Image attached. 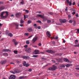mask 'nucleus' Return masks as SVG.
<instances>
[{
    "label": "nucleus",
    "mask_w": 79,
    "mask_h": 79,
    "mask_svg": "<svg viewBox=\"0 0 79 79\" xmlns=\"http://www.w3.org/2000/svg\"><path fill=\"white\" fill-rule=\"evenodd\" d=\"M25 52L27 53H30V52H32V49H31V48H27L26 50H25Z\"/></svg>",
    "instance_id": "4"
},
{
    "label": "nucleus",
    "mask_w": 79,
    "mask_h": 79,
    "mask_svg": "<svg viewBox=\"0 0 79 79\" xmlns=\"http://www.w3.org/2000/svg\"><path fill=\"white\" fill-rule=\"evenodd\" d=\"M76 17H77V18L79 17L78 15V14L77 13L76 14Z\"/></svg>",
    "instance_id": "51"
},
{
    "label": "nucleus",
    "mask_w": 79,
    "mask_h": 79,
    "mask_svg": "<svg viewBox=\"0 0 79 79\" xmlns=\"http://www.w3.org/2000/svg\"><path fill=\"white\" fill-rule=\"evenodd\" d=\"M74 47H79V45L77 44V45H75Z\"/></svg>",
    "instance_id": "48"
},
{
    "label": "nucleus",
    "mask_w": 79,
    "mask_h": 79,
    "mask_svg": "<svg viewBox=\"0 0 79 79\" xmlns=\"http://www.w3.org/2000/svg\"><path fill=\"white\" fill-rule=\"evenodd\" d=\"M8 35H9V36H10V37H13V34H12V33H9Z\"/></svg>",
    "instance_id": "22"
},
{
    "label": "nucleus",
    "mask_w": 79,
    "mask_h": 79,
    "mask_svg": "<svg viewBox=\"0 0 79 79\" xmlns=\"http://www.w3.org/2000/svg\"><path fill=\"white\" fill-rule=\"evenodd\" d=\"M72 0H70V1L69 0H66L67 3L69 4V6H71L72 5Z\"/></svg>",
    "instance_id": "7"
},
{
    "label": "nucleus",
    "mask_w": 79,
    "mask_h": 79,
    "mask_svg": "<svg viewBox=\"0 0 79 79\" xmlns=\"http://www.w3.org/2000/svg\"><path fill=\"white\" fill-rule=\"evenodd\" d=\"M56 60L58 61L59 62H62V60L61 59H56Z\"/></svg>",
    "instance_id": "18"
},
{
    "label": "nucleus",
    "mask_w": 79,
    "mask_h": 79,
    "mask_svg": "<svg viewBox=\"0 0 79 79\" xmlns=\"http://www.w3.org/2000/svg\"><path fill=\"white\" fill-rule=\"evenodd\" d=\"M1 64H4L6 63V60H5L3 61H2L1 62Z\"/></svg>",
    "instance_id": "15"
},
{
    "label": "nucleus",
    "mask_w": 79,
    "mask_h": 79,
    "mask_svg": "<svg viewBox=\"0 0 79 79\" xmlns=\"http://www.w3.org/2000/svg\"><path fill=\"white\" fill-rule=\"evenodd\" d=\"M46 52H48V53H51L52 54V53H55V52L52 50H49L46 51Z\"/></svg>",
    "instance_id": "5"
},
{
    "label": "nucleus",
    "mask_w": 79,
    "mask_h": 79,
    "mask_svg": "<svg viewBox=\"0 0 79 79\" xmlns=\"http://www.w3.org/2000/svg\"><path fill=\"white\" fill-rule=\"evenodd\" d=\"M27 31H28V32H32V29L31 28H29L27 29Z\"/></svg>",
    "instance_id": "17"
},
{
    "label": "nucleus",
    "mask_w": 79,
    "mask_h": 79,
    "mask_svg": "<svg viewBox=\"0 0 79 79\" xmlns=\"http://www.w3.org/2000/svg\"><path fill=\"white\" fill-rule=\"evenodd\" d=\"M15 78H16V76L13 75H12L10 76L9 79H15Z\"/></svg>",
    "instance_id": "9"
},
{
    "label": "nucleus",
    "mask_w": 79,
    "mask_h": 79,
    "mask_svg": "<svg viewBox=\"0 0 79 79\" xmlns=\"http://www.w3.org/2000/svg\"><path fill=\"white\" fill-rule=\"evenodd\" d=\"M5 9V6H2L0 7V10L1 11L2 10H4Z\"/></svg>",
    "instance_id": "16"
},
{
    "label": "nucleus",
    "mask_w": 79,
    "mask_h": 79,
    "mask_svg": "<svg viewBox=\"0 0 79 79\" xmlns=\"http://www.w3.org/2000/svg\"><path fill=\"white\" fill-rule=\"evenodd\" d=\"M16 15L17 18H20V16H21V13H17L16 14Z\"/></svg>",
    "instance_id": "13"
},
{
    "label": "nucleus",
    "mask_w": 79,
    "mask_h": 79,
    "mask_svg": "<svg viewBox=\"0 0 79 79\" xmlns=\"http://www.w3.org/2000/svg\"><path fill=\"white\" fill-rule=\"evenodd\" d=\"M25 66H26V67H27L29 66V65L28 64H26Z\"/></svg>",
    "instance_id": "55"
},
{
    "label": "nucleus",
    "mask_w": 79,
    "mask_h": 79,
    "mask_svg": "<svg viewBox=\"0 0 79 79\" xmlns=\"http://www.w3.org/2000/svg\"><path fill=\"white\" fill-rule=\"evenodd\" d=\"M26 44H29V41L28 40L26 41Z\"/></svg>",
    "instance_id": "36"
},
{
    "label": "nucleus",
    "mask_w": 79,
    "mask_h": 79,
    "mask_svg": "<svg viewBox=\"0 0 79 79\" xmlns=\"http://www.w3.org/2000/svg\"><path fill=\"white\" fill-rule=\"evenodd\" d=\"M12 42L14 43V44L16 42V40L15 39H14L12 40Z\"/></svg>",
    "instance_id": "27"
},
{
    "label": "nucleus",
    "mask_w": 79,
    "mask_h": 79,
    "mask_svg": "<svg viewBox=\"0 0 79 79\" xmlns=\"http://www.w3.org/2000/svg\"><path fill=\"white\" fill-rule=\"evenodd\" d=\"M76 21L75 20L73 21V25L75 26L76 25Z\"/></svg>",
    "instance_id": "35"
},
{
    "label": "nucleus",
    "mask_w": 79,
    "mask_h": 79,
    "mask_svg": "<svg viewBox=\"0 0 79 79\" xmlns=\"http://www.w3.org/2000/svg\"><path fill=\"white\" fill-rule=\"evenodd\" d=\"M58 39V36H56V37L55 38V39H56V40H57Z\"/></svg>",
    "instance_id": "58"
},
{
    "label": "nucleus",
    "mask_w": 79,
    "mask_h": 79,
    "mask_svg": "<svg viewBox=\"0 0 79 79\" xmlns=\"http://www.w3.org/2000/svg\"><path fill=\"white\" fill-rule=\"evenodd\" d=\"M2 55L4 56H8V53H2Z\"/></svg>",
    "instance_id": "19"
},
{
    "label": "nucleus",
    "mask_w": 79,
    "mask_h": 79,
    "mask_svg": "<svg viewBox=\"0 0 79 79\" xmlns=\"http://www.w3.org/2000/svg\"><path fill=\"white\" fill-rule=\"evenodd\" d=\"M24 78H25V77L24 76L19 77V79H24Z\"/></svg>",
    "instance_id": "21"
},
{
    "label": "nucleus",
    "mask_w": 79,
    "mask_h": 79,
    "mask_svg": "<svg viewBox=\"0 0 79 79\" xmlns=\"http://www.w3.org/2000/svg\"><path fill=\"white\" fill-rule=\"evenodd\" d=\"M60 23H65L67 21L66 19H60Z\"/></svg>",
    "instance_id": "8"
},
{
    "label": "nucleus",
    "mask_w": 79,
    "mask_h": 79,
    "mask_svg": "<svg viewBox=\"0 0 79 79\" xmlns=\"http://www.w3.org/2000/svg\"><path fill=\"white\" fill-rule=\"evenodd\" d=\"M75 3H75V2H73L72 3L73 5H75Z\"/></svg>",
    "instance_id": "63"
},
{
    "label": "nucleus",
    "mask_w": 79,
    "mask_h": 79,
    "mask_svg": "<svg viewBox=\"0 0 79 79\" xmlns=\"http://www.w3.org/2000/svg\"><path fill=\"white\" fill-rule=\"evenodd\" d=\"M16 63H18V64L19 63H20V62L18 60H16Z\"/></svg>",
    "instance_id": "47"
},
{
    "label": "nucleus",
    "mask_w": 79,
    "mask_h": 79,
    "mask_svg": "<svg viewBox=\"0 0 79 79\" xmlns=\"http://www.w3.org/2000/svg\"><path fill=\"white\" fill-rule=\"evenodd\" d=\"M68 18L69 19H70L71 18V16L70 15H68Z\"/></svg>",
    "instance_id": "38"
},
{
    "label": "nucleus",
    "mask_w": 79,
    "mask_h": 79,
    "mask_svg": "<svg viewBox=\"0 0 79 79\" xmlns=\"http://www.w3.org/2000/svg\"><path fill=\"white\" fill-rule=\"evenodd\" d=\"M38 56V55H33L32 56V57H33V58H36V57H37Z\"/></svg>",
    "instance_id": "28"
},
{
    "label": "nucleus",
    "mask_w": 79,
    "mask_h": 79,
    "mask_svg": "<svg viewBox=\"0 0 79 79\" xmlns=\"http://www.w3.org/2000/svg\"><path fill=\"white\" fill-rule=\"evenodd\" d=\"M10 72L11 73H12V74H15V73L13 71H10Z\"/></svg>",
    "instance_id": "45"
},
{
    "label": "nucleus",
    "mask_w": 79,
    "mask_h": 79,
    "mask_svg": "<svg viewBox=\"0 0 79 79\" xmlns=\"http://www.w3.org/2000/svg\"><path fill=\"white\" fill-rule=\"evenodd\" d=\"M15 25L16 26H19V24L18 23H15Z\"/></svg>",
    "instance_id": "43"
},
{
    "label": "nucleus",
    "mask_w": 79,
    "mask_h": 79,
    "mask_svg": "<svg viewBox=\"0 0 79 79\" xmlns=\"http://www.w3.org/2000/svg\"><path fill=\"white\" fill-rule=\"evenodd\" d=\"M14 44L15 45H17L18 44V43L16 41L15 42Z\"/></svg>",
    "instance_id": "33"
},
{
    "label": "nucleus",
    "mask_w": 79,
    "mask_h": 79,
    "mask_svg": "<svg viewBox=\"0 0 79 79\" xmlns=\"http://www.w3.org/2000/svg\"><path fill=\"white\" fill-rule=\"evenodd\" d=\"M25 17L26 18H28V15H25Z\"/></svg>",
    "instance_id": "64"
},
{
    "label": "nucleus",
    "mask_w": 79,
    "mask_h": 79,
    "mask_svg": "<svg viewBox=\"0 0 79 79\" xmlns=\"http://www.w3.org/2000/svg\"><path fill=\"white\" fill-rule=\"evenodd\" d=\"M65 66H66V67H69L70 66V64H67V65H66Z\"/></svg>",
    "instance_id": "42"
},
{
    "label": "nucleus",
    "mask_w": 79,
    "mask_h": 79,
    "mask_svg": "<svg viewBox=\"0 0 79 79\" xmlns=\"http://www.w3.org/2000/svg\"><path fill=\"white\" fill-rule=\"evenodd\" d=\"M69 23H73V21L72 20H69Z\"/></svg>",
    "instance_id": "40"
},
{
    "label": "nucleus",
    "mask_w": 79,
    "mask_h": 79,
    "mask_svg": "<svg viewBox=\"0 0 79 79\" xmlns=\"http://www.w3.org/2000/svg\"><path fill=\"white\" fill-rule=\"evenodd\" d=\"M46 35L48 37H50V36H51V35L50 33V32L48 31H47L46 33Z\"/></svg>",
    "instance_id": "12"
},
{
    "label": "nucleus",
    "mask_w": 79,
    "mask_h": 79,
    "mask_svg": "<svg viewBox=\"0 0 79 79\" xmlns=\"http://www.w3.org/2000/svg\"><path fill=\"white\" fill-rule=\"evenodd\" d=\"M28 24H29L30 23H31V21L30 20H28L27 22Z\"/></svg>",
    "instance_id": "44"
},
{
    "label": "nucleus",
    "mask_w": 79,
    "mask_h": 79,
    "mask_svg": "<svg viewBox=\"0 0 79 79\" xmlns=\"http://www.w3.org/2000/svg\"><path fill=\"white\" fill-rule=\"evenodd\" d=\"M14 52L15 54H18V51L16 50H14Z\"/></svg>",
    "instance_id": "25"
},
{
    "label": "nucleus",
    "mask_w": 79,
    "mask_h": 79,
    "mask_svg": "<svg viewBox=\"0 0 79 79\" xmlns=\"http://www.w3.org/2000/svg\"><path fill=\"white\" fill-rule=\"evenodd\" d=\"M3 52H11V50H10L9 49H3L2 50Z\"/></svg>",
    "instance_id": "11"
},
{
    "label": "nucleus",
    "mask_w": 79,
    "mask_h": 79,
    "mask_svg": "<svg viewBox=\"0 0 79 79\" xmlns=\"http://www.w3.org/2000/svg\"><path fill=\"white\" fill-rule=\"evenodd\" d=\"M37 23H42V22H41V21H40V20H38L37 21Z\"/></svg>",
    "instance_id": "41"
},
{
    "label": "nucleus",
    "mask_w": 79,
    "mask_h": 79,
    "mask_svg": "<svg viewBox=\"0 0 79 79\" xmlns=\"http://www.w3.org/2000/svg\"><path fill=\"white\" fill-rule=\"evenodd\" d=\"M29 71V72H31V71H32V69H29L28 70Z\"/></svg>",
    "instance_id": "61"
},
{
    "label": "nucleus",
    "mask_w": 79,
    "mask_h": 79,
    "mask_svg": "<svg viewBox=\"0 0 79 79\" xmlns=\"http://www.w3.org/2000/svg\"><path fill=\"white\" fill-rule=\"evenodd\" d=\"M29 34L28 33H25L24 34V35L26 36H29Z\"/></svg>",
    "instance_id": "26"
},
{
    "label": "nucleus",
    "mask_w": 79,
    "mask_h": 79,
    "mask_svg": "<svg viewBox=\"0 0 79 79\" xmlns=\"http://www.w3.org/2000/svg\"><path fill=\"white\" fill-rule=\"evenodd\" d=\"M75 43V44H77L78 43V40H76Z\"/></svg>",
    "instance_id": "29"
},
{
    "label": "nucleus",
    "mask_w": 79,
    "mask_h": 79,
    "mask_svg": "<svg viewBox=\"0 0 79 79\" xmlns=\"http://www.w3.org/2000/svg\"><path fill=\"white\" fill-rule=\"evenodd\" d=\"M19 26H20L21 27H23V25L22 24H19Z\"/></svg>",
    "instance_id": "49"
},
{
    "label": "nucleus",
    "mask_w": 79,
    "mask_h": 79,
    "mask_svg": "<svg viewBox=\"0 0 79 79\" xmlns=\"http://www.w3.org/2000/svg\"><path fill=\"white\" fill-rule=\"evenodd\" d=\"M47 22L48 23H51V20H48L47 21Z\"/></svg>",
    "instance_id": "34"
},
{
    "label": "nucleus",
    "mask_w": 79,
    "mask_h": 79,
    "mask_svg": "<svg viewBox=\"0 0 79 79\" xmlns=\"http://www.w3.org/2000/svg\"><path fill=\"white\" fill-rule=\"evenodd\" d=\"M20 4H22V5H23L24 4V1H23V0H22V2H20Z\"/></svg>",
    "instance_id": "37"
},
{
    "label": "nucleus",
    "mask_w": 79,
    "mask_h": 79,
    "mask_svg": "<svg viewBox=\"0 0 79 79\" xmlns=\"http://www.w3.org/2000/svg\"><path fill=\"white\" fill-rule=\"evenodd\" d=\"M23 11H25L26 12V13H29L28 10H24Z\"/></svg>",
    "instance_id": "39"
},
{
    "label": "nucleus",
    "mask_w": 79,
    "mask_h": 79,
    "mask_svg": "<svg viewBox=\"0 0 79 79\" xmlns=\"http://www.w3.org/2000/svg\"><path fill=\"white\" fill-rule=\"evenodd\" d=\"M56 69V67L55 65H53L52 67L50 68H49L48 69L49 71H54V70H55Z\"/></svg>",
    "instance_id": "3"
},
{
    "label": "nucleus",
    "mask_w": 79,
    "mask_h": 79,
    "mask_svg": "<svg viewBox=\"0 0 79 79\" xmlns=\"http://www.w3.org/2000/svg\"><path fill=\"white\" fill-rule=\"evenodd\" d=\"M8 16V11H3L1 13L0 16L1 18H6Z\"/></svg>",
    "instance_id": "1"
},
{
    "label": "nucleus",
    "mask_w": 79,
    "mask_h": 79,
    "mask_svg": "<svg viewBox=\"0 0 79 79\" xmlns=\"http://www.w3.org/2000/svg\"><path fill=\"white\" fill-rule=\"evenodd\" d=\"M64 61L66 62L67 63H69V60L66 58H64Z\"/></svg>",
    "instance_id": "14"
},
{
    "label": "nucleus",
    "mask_w": 79,
    "mask_h": 79,
    "mask_svg": "<svg viewBox=\"0 0 79 79\" xmlns=\"http://www.w3.org/2000/svg\"><path fill=\"white\" fill-rule=\"evenodd\" d=\"M76 69H77V70H79V67H76Z\"/></svg>",
    "instance_id": "56"
},
{
    "label": "nucleus",
    "mask_w": 79,
    "mask_h": 79,
    "mask_svg": "<svg viewBox=\"0 0 79 79\" xmlns=\"http://www.w3.org/2000/svg\"><path fill=\"white\" fill-rule=\"evenodd\" d=\"M14 73H15L17 74L18 73H19V72L17 70H15L14 71Z\"/></svg>",
    "instance_id": "20"
},
{
    "label": "nucleus",
    "mask_w": 79,
    "mask_h": 79,
    "mask_svg": "<svg viewBox=\"0 0 79 79\" xmlns=\"http://www.w3.org/2000/svg\"><path fill=\"white\" fill-rule=\"evenodd\" d=\"M51 39L52 40V39H55V37H51Z\"/></svg>",
    "instance_id": "54"
},
{
    "label": "nucleus",
    "mask_w": 79,
    "mask_h": 79,
    "mask_svg": "<svg viewBox=\"0 0 79 79\" xmlns=\"http://www.w3.org/2000/svg\"><path fill=\"white\" fill-rule=\"evenodd\" d=\"M34 52L35 53H39V51L38 50H35Z\"/></svg>",
    "instance_id": "31"
},
{
    "label": "nucleus",
    "mask_w": 79,
    "mask_h": 79,
    "mask_svg": "<svg viewBox=\"0 0 79 79\" xmlns=\"http://www.w3.org/2000/svg\"><path fill=\"white\" fill-rule=\"evenodd\" d=\"M37 40V37L34 38L32 40V43L34 44V43Z\"/></svg>",
    "instance_id": "10"
},
{
    "label": "nucleus",
    "mask_w": 79,
    "mask_h": 79,
    "mask_svg": "<svg viewBox=\"0 0 79 79\" xmlns=\"http://www.w3.org/2000/svg\"><path fill=\"white\" fill-rule=\"evenodd\" d=\"M19 66H20V67H21H21H23V65H22V64H20L19 65Z\"/></svg>",
    "instance_id": "53"
},
{
    "label": "nucleus",
    "mask_w": 79,
    "mask_h": 79,
    "mask_svg": "<svg viewBox=\"0 0 79 79\" xmlns=\"http://www.w3.org/2000/svg\"><path fill=\"white\" fill-rule=\"evenodd\" d=\"M24 23V21H23L22 19H21L20 20V24H23Z\"/></svg>",
    "instance_id": "24"
},
{
    "label": "nucleus",
    "mask_w": 79,
    "mask_h": 79,
    "mask_svg": "<svg viewBox=\"0 0 79 79\" xmlns=\"http://www.w3.org/2000/svg\"><path fill=\"white\" fill-rule=\"evenodd\" d=\"M36 18H43V22H45L47 20V18H44V15L38 14L36 15Z\"/></svg>",
    "instance_id": "2"
},
{
    "label": "nucleus",
    "mask_w": 79,
    "mask_h": 79,
    "mask_svg": "<svg viewBox=\"0 0 79 79\" xmlns=\"http://www.w3.org/2000/svg\"><path fill=\"white\" fill-rule=\"evenodd\" d=\"M37 27L38 29H40V27L38 26V27H36V28Z\"/></svg>",
    "instance_id": "50"
},
{
    "label": "nucleus",
    "mask_w": 79,
    "mask_h": 79,
    "mask_svg": "<svg viewBox=\"0 0 79 79\" xmlns=\"http://www.w3.org/2000/svg\"><path fill=\"white\" fill-rule=\"evenodd\" d=\"M38 45L39 46H41V45H42V44H41V43H39L38 44Z\"/></svg>",
    "instance_id": "60"
},
{
    "label": "nucleus",
    "mask_w": 79,
    "mask_h": 79,
    "mask_svg": "<svg viewBox=\"0 0 79 79\" xmlns=\"http://www.w3.org/2000/svg\"><path fill=\"white\" fill-rule=\"evenodd\" d=\"M16 29H18L19 28H18V26H16Z\"/></svg>",
    "instance_id": "62"
},
{
    "label": "nucleus",
    "mask_w": 79,
    "mask_h": 79,
    "mask_svg": "<svg viewBox=\"0 0 79 79\" xmlns=\"http://www.w3.org/2000/svg\"><path fill=\"white\" fill-rule=\"evenodd\" d=\"M49 15H53V13L52 12H50L49 13Z\"/></svg>",
    "instance_id": "46"
},
{
    "label": "nucleus",
    "mask_w": 79,
    "mask_h": 79,
    "mask_svg": "<svg viewBox=\"0 0 79 79\" xmlns=\"http://www.w3.org/2000/svg\"><path fill=\"white\" fill-rule=\"evenodd\" d=\"M27 46H28L27 45H26L24 46V47H25V48H27Z\"/></svg>",
    "instance_id": "57"
},
{
    "label": "nucleus",
    "mask_w": 79,
    "mask_h": 79,
    "mask_svg": "<svg viewBox=\"0 0 79 79\" xmlns=\"http://www.w3.org/2000/svg\"><path fill=\"white\" fill-rule=\"evenodd\" d=\"M66 66V65L64 64H62L61 65V67H62V68H64Z\"/></svg>",
    "instance_id": "30"
},
{
    "label": "nucleus",
    "mask_w": 79,
    "mask_h": 79,
    "mask_svg": "<svg viewBox=\"0 0 79 79\" xmlns=\"http://www.w3.org/2000/svg\"><path fill=\"white\" fill-rule=\"evenodd\" d=\"M22 57L23 58V59H25V60H29V59L30 58V57L29 56H22Z\"/></svg>",
    "instance_id": "6"
},
{
    "label": "nucleus",
    "mask_w": 79,
    "mask_h": 79,
    "mask_svg": "<svg viewBox=\"0 0 79 79\" xmlns=\"http://www.w3.org/2000/svg\"><path fill=\"white\" fill-rule=\"evenodd\" d=\"M15 57L16 58H19L20 57V55L18 54L16 55L15 56Z\"/></svg>",
    "instance_id": "23"
},
{
    "label": "nucleus",
    "mask_w": 79,
    "mask_h": 79,
    "mask_svg": "<svg viewBox=\"0 0 79 79\" xmlns=\"http://www.w3.org/2000/svg\"><path fill=\"white\" fill-rule=\"evenodd\" d=\"M72 15H75L76 14V12H73L72 13Z\"/></svg>",
    "instance_id": "59"
},
{
    "label": "nucleus",
    "mask_w": 79,
    "mask_h": 79,
    "mask_svg": "<svg viewBox=\"0 0 79 79\" xmlns=\"http://www.w3.org/2000/svg\"><path fill=\"white\" fill-rule=\"evenodd\" d=\"M26 64V61H24L23 63V66H25Z\"/></svg>",
    "instance_id": "32"
},
{
    "label": "nucleus",
    "mask_w": 79,
    "mask_h": 79,
    "mask_svg": "<svg viewBox=\"0 0 79 79\" xmlns=\"http://www.w3.org/2000/svg\"><path fill=\"white\" fill-rule=\"evenodd\" d=\"M32 37V35H31V36H30L28 38V39H30V38H31V37Z\"/></svg>",
    "instance_id": "52"
}]
</instances>
